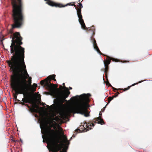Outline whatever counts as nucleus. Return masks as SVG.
Here are the masks:
<instances>
[{"instance_id":"f257e3e1","label":"nucleus","mask_w":152,"mask_h":152,"mask_svg":"<svg viewBox=\"0 0 152 152\" xmlns=\"http://www.w3.org/2000/svg\"><path fill=\"white\" fill-rule=\"evenodd\" d=\"M22 39V38L20 35L19 37L14 36L12 37V42L10 47L11 53L12 54L13 56L10 60H7V62L14 74L11 77V82L13 77H16L19 78L20 82L23 80L27 84L26 79L29 76L24 62V48L20 46L23 44Z\"/></svg>"},{"instance_id":"f03ea898","label":"nucleus","mask_w":152,"mask_h":152,"mask_svg":"<svg viewBox=\"0 0 152 152\" xmlns=\"http://www.w3.org/2000/svg\"><path fill=\"white\" fill-rule=\"evenodd\" d=\"M58 118L55 114L53 113L50 118V122L51 128L47 129L44 124H43V127L46 133L45 140L48 143H50L54 145V150L55 152L60 151L61 148V145L58 144L60 141L57 140V142L56 140L58 134L56 131L57 124L56 121Z\"/></svg>"},{"instance_id":"7ed1b4c3","label":"nucleus","mask_w":152,"mask_h":152,"mask_svg":"<svg viewBox=\"0 0 152 152\" xmlns=\"http://www.w3.org/2000/svg\"><path fill=\"white\" fill-rule=\"evenodd\" d=\"M21 0H12V18L14 24L12 28L20 27L23 23V18L22 13Z\"/></svg>"},{"instance_id":"20e7f679","label":"nucleus","mask_w":152,"mask_h":152,"mask_svg":"<svg viewBox=\"0 0 152 152\" xmlns=\"http://www.w3.org/2000/svg\"><path fill=\"white\" fill-rule=\"evenodd\" d=\"M11 85L15 91L16 95H14V98L18 102L20 101L17 99V95L19 94H23L24 97L25 94L28 91V86L23 80L20 82L19 77H13L11 82Z\"/></svg>"},{"instance_id":"39448f33","label":"nucleus","mask_w":152,"mask_h":152,"mask_svg":"<svg viewBox=\"0 0 152 152\" xmlns=\"http://www.w3.org/2000/svg\"><path fill=\"white\" fill-rule=\"evenodd\" d=\"M64 88L67 89L66 92H58L54 90H52L50 92V95L55 98L57 101L58 105L62 104L64 102H67L65 99L70 94V92L68 90L65 85V83H63Z\"/></svg>"},{"instance_id":"423d86ee","label":"nucleus","mask_w":152,"mask_h":152,"mask_svg":"<svg viewBox=\"0 0 152 152\" xmlns=\"http://www.w3.org/2000/svg\"><path fill=\"white\" fill-rule=\"evenodd\" d=\"M90 106L87 103H83L80 105H77L75 109L77 111V113L84 115L86 117L89 116V112L87 108L89 107Z\"/></svg>"},{"instance_id":"0eeeda50","label":"nucleus","mask_w":152,"mask_h":152,"mask_svg":"<svg viewBox=\"0 0 152 152\" xmlns=\"http://www.w3.org/2000/svg\"><path fill=\"white\" fill-rule=\"evenodd\" d=\"M91 28H90L88 30L90 32L91 37H90V40L91 42L93 44V46L94 50L97 51V53L99 54L100 55H102V54L100 52L99 48H98L97 44L96 42L94 39H93L92 38V36L94 34V26H92L91 27Z\"/></svg>"},{"instance_id":"6e6552de","label":"nucleus","mask_w":152,"mask_h":152,"mask_svg":"<svg viewBox=\"0 0 152 152\" xmlns=\"http://www.w3.org/2000/svg\"><path fill=\"white\" fill-rule=\"evenodd\" d=\"M79 6L80 8V9L77 10H77V15L78 17V18L79 22L80 24L81 28L85 30H86L88 29V28H90V27L87 28L86 27V26L84 23L83 19H82V16L81 14V8L83 7V6L81 4H79Z\"/></svg>"},{"instance_id":"1a4fd4ad","label":"nucleus","mask_w":152,"mask_h":152,"mask_svg":"<svg viewBox=\"0 0 152 152\" xmlns=\"http://www.w3.org/2000/svg\"><path fill=\"white\" fill-rule=\"evenodd\" d=\"M91 96L90 94L88 93L87 94H83L80 95V96L77 95L75 96H73V98L75 97H79V100H80L82 102H88L89 99L88 97Z\"/></svg>"},{"instance_id":"9d476101","label":"nucleus","mask_w":152,"mask_h":152,"mask_svg":"<svg viewBox=\"0 0 152 152\" xmlns=\"http://www.w3.org/2000/svg\"><path fill=\"white\" fill-rule=\"evenodd\" d=\"M44 0L45 1H47V2L46 3V4H48L49 5L52 7L55 6L56 7H64L68 5H70L71 4V3H69L66 4L65 5H63L61 4H57L53 3V2H52L50 1V0Z\"/></svg>"},{"instance_id":"9b49d317","label":"nucleus","mask_w":152,"mask_h":152,"mask_svg":"<svg viewBox=\"0 0 152 152\" xmlns=\"http://www.w3.org/2000/svg\"><path fill=\"white\" fill-rule=\"evenodd\" d=\"M59 130H60V134L63 137L64 141V143H66V144H68V145H69V141L68 140L66 137L64 135V133L62 129L60 127H59Z\"/></svg>"},{"instance_id":"f8f14e48","label":"nucleus","mask_w":152,"mask_h":152,"mask_svg":"<svg viewBox=\"0 0 152 152\" xmlns=\"http://www.w3.org/2000/svg\"><path fill=\"white\" fill-rule=\"evenodd\" d=\"M112 60L114 61L118 62V59L112 57H110L109 56H107V58L106 59V63L107 65H108L111 62V60Z\"/></svg>"},{"instance_id":"ddd939ff","label":"nucleus","mask_w":152,"mask_h":152,"mask_svg":"<svg viewBox=\"0 0 152 152\" xmlns=\"http://www.w3.org/2000/svg\"><path fill=\"white\" fill-rule=\"evenodd\" d=\"M99 115L100 116L96 118V121H98L97 123L98 124H100L101 125L104 124V122L103 121V119L102 118V116L101 113H99Z\"/></svg>"},{"instance_id":"4468645a","label":"nucleus","mask_w":152,"mask_h":152,"mask_svg":"<svg viewBox=\"0 0 152 152\" xmlns=\"http://www.w3.org/2000/svg\"><path fill=\"white\" fill-rule=\"evenodd\" d=\"M56 75H51L48 77V78L50 79L54 80V81H56V79H55Z\"/></svg>"},{"instance_id":"2eb2a0df","label":"nucleus","mask_w":152,"mask_h":152,"mask_svg":"<svg viewBox=\"0 0 152 152\" xmlns=\"http://www.w3.org/2000/svg\"><path fill=\"white\" fill-rule=\"evenodd\" d=\"M21 101H23L24 103H27L29 102V100L27 98H23Z\"/></svg>"},{"instance_id":"dca6fc26","label":"nucleus","mask_w":152,"mask_h":152,"mask_svg":"<svg viewBox=\"0 0 152 152\" xmlns=\"http://www.w3.org/2000/svg\"><path fill=\"white\" fill-rule=\"evenodd\" d=\"M86 126L87 128H88L89 126L90 127H91L92 126L94 127V124L93 123H92L90 124H88L87 125H86Z\"/></svg>"},{"instance_id":"f3484780","label":"nucleus","mask_w":152,"mask_h":152,"mask_svg":"<svg viewBox=\"0 0 152 152\" xmlns=\"http://www.w3.org/2000/svg\"><path fill=\"white\" fill-rule=\"evenodd\" d=\"M108 102L107 103L108 104L110 102V101L112 100H113V97H111V96H110V97H108Z\"/></svg>"},{"instance_id":"a211bd4d","label":"nucleus","mask_w":152,"mask_h":152,"mask_svg":"<svg viewBox=\"0 0 152 152\" xmlns=\"http://www.w3.org/2000/svg\"><path fill=\"white\" fill-rule=\"evenodd\" d=\"M28 78L29 79V85L31 86V77H29Z\"/></svg>"},{"instance_id":"6ab92c4d","label":"nucleus","mask_w":152,"mask_h":152,"mask_svg":"<svg viewBox=\"0 0 152 152\" xmlns=\"http://www.w3.org/2000/svg\"><path fill=\"white\" fill-rule=\"evenodd\" d=\"M112 88L113 89V91H114L115 92V90L118 91L119 90H123V88H121H121H115L113 87H112Z\"/></svg>"},{"instance_id":"aec40b11","label":"nucleus","mask_w":152,"mask_h":152,"mask_svg":"<svg viewBox=\"0 0 152 152\" xmlns=\"http://www.w3.org/2000/svg\"><path fill=\"white\" fill-rule=\"evenodd\" d=\"M4 39H1V37H0V45H3V40H4Z\"/></svg>"},{"instance_id":"412c9836","label":"nucleus","mask_w":152,"mask_h":152,"mask_svg":"<svg viewBox=\"0 0 152 152\" xmlns=\"http://www.w3.org/2000/svg\"><path fill=\"white\" fill-rule=\"evenodd\" d=\"M143 81H139V82H138V83H141ZM138 84V83H134L133 84H132V85L131 86H133L134 85H135L136 84Z\"/></svg>"},{"instance_id":"4be33fe9","label":"nucleus","mask_w":152,"mask_h":152,"mask_svg":"<svg viewBox=\"0 0 152 152\" xmlns=\"http://www.w3.org/2000/svg\"><path fill=\"white\" fill-rule=\"evenodd\" d=\"M108 104V103H107L106 105V106L103 108V109H102V112H104V110H105V108L106 107V106Z\"/></svg>"},{"instance_id":"5701e85b","label":"nucleus","mask_w":152,"mask_h":152,"mask_svg":"<svg viewBox=\"0 0 152 152\" xmlns=\"http://www.w3.org/2000/svg\"><path fill=\"white\" fill-rule=\"evenodd\" d=\"M103 62H104L103 60ZM104 67H105V72L106 71H107V67H106L105 63L104 62Z\"/></svg>"},{"instance_id":"b1692460","label":"nucleus","mask_w":152,"mask_h":152,"mask_svg":"<svg viewBox=\"0 0 152 152\" xmlns=\"http://www.w3.org/2000/svg\"><path fill=\"white\" fill-rule=\"evenodd\" d=\"M20 104L22 105H26L25 104V103H24L23 102H20Z\"/></svg>"},{"instance_id":"393cba45","label":"nucleus","mask_w":152,"mask_h":152,"mask_svg":"<svg viewBox=\"0 0 152 152\" xmlns=\"http://www.w3.org/2000/svg\"><path fill=\"white\" fill-rule=\"evenodd\" d=\"M118 95H116L115 94V96H113L112 97H113V99H114V98H115L118 96Z\"/></svg>"},{"instance_id":"a878e982","label":"nucleus","mask_w":152,"mask_h":152,"mask_svg":"<svg viewBox=\"0 0 152 152\" xmlns=\"http://www.w3.org/2000/svg\"><path fill=\"white\" fill-rule=\"evenodd\" d=\"M33 85H34V86L35 87H36L37 86V85L36 84L34 83V84H33Z\"/></svg>"},{"instance_id":"bb28decb","label":"nucleus","mask_w":152,"mask_h":152,"mask_svg":"<svg viewBox=\"0 0 152 152\" xmlns=\"http://www.w3.org/2000/svg\"><path fill=\"white\" fill-rule=\"evenodd\" d=\"M40 129H41V132L42 133V126L41 125H40Z\"/></svg>"},{"instance_id":"cd10ccee","label":"nucleus","mask_w":152,"mask_h":152,"mask_svg":"<svg viewBox=\"0 0 152 152\" xmlns=\"http://www.w3.org/2000/svg\"><path fill=\"white\" fill-rule=\"evenodd\" d=\"M12 141L14 142H18L19 141L18 140H13Z\"/></svg>"},{"instance_id":"c85d7f7f","label":"nucleus","mask_w":152,"mask_h":152,"mask_svg":"<svg viewBox=\"0 0 152 152\" xmlns=\"http://www.w3.org/2000/svg\"><path fill=\"white\" fill-rule=\"evenodd\" d=\"M123 90H124V89H123ZM124 91H126L128 89L127 88H125L124 89Z\"/></svg>"},{"instance_id":"c756f323","label":"nucleus","mask_w":152,"mask_h":152,"mask_svg":"<svg viewBox=\"0 0 152 152\" xmlns=\"http://www.w3.org/2000/svg\"><path fill=\"white\" fill-rule=\"evenodd\" d=\"M20 140L22 143H23V140L21 138H20Z\"/></svg>"},{"instance_id":"7c9ffc66","label":"nucleus","mask_w":152,"mask_h":152,"mask_svg":"<svg viewBox=\"0 0 152 152\" xmlns=\"http://www.w3.org/2000/svg\"><path fill=\"white\" fill-rule=\"evenodd\" d=\"M67 149H66V150H65L64 149H63V151L62 152L61 151V152H64V151H66Z\"/></svg>"},{"instance_id":"2f4dec72","label":"nucleus","mask_w":152,"mask_h":152,"mask_svg":"<svg viewBox=\"0 0 152 152\" xmlns=\"http://www.w3.org/2000/svg\"><path fill=\"white\" fill-rule=\"evenodd\" d=\"M131 87V86H128V88H127L128 89V90H129V88H130V87Z\"/></svg>"},{"instance_id":"473e14b6","label":"nucleus","mask_w":152,"mask_h":152,"mask_svg":"<svg viewBox=\"0 0 152 152\" xmlns=\"http://www.w3.org/2000/svg\"><path fill=\"white\" fill-rule=\"evenodd\" d=\"M117 95H118V94H120V93H119V92H117Z\"/></svg>"},{"instance_id":"72a5a7b5","label":"nucleus","mask_w":152,"mask_h":152,"mask_svg":"<svg viewBox=\"0 0 152 152\" xmlns=\"http://www.w3.org/2000/svg\"><path fill=\"white\" fill-rule=\"evenodd\" d=\"M69 88L70 89H72V88L71 87H69Z\"/></svg>"},{"instance_id":"f704fd0d","label":"nucleus","mask_w":152,"mask_h":152,"mask_svg":"<svg viewBox=\"0 0 152 152\" xmlns=\"http://www.w3.org/2000/svg\"><path fill=\"white\" fill-rule=\"evenodd\" d=\"M61 145H62L63 146H64L65 145V144H64L62 143V144H61Z\"/></svg>"},{"instance_id":"c9c22d12","label":"nucleus","mask_w":152,"mask_h":152,"mask_svg":"<svg viewBox=\"0 0 152 152\" xmlns=\"http://www.w3.org/2000/svg\"><path fill=\"white\" fill-rule=\"evenodd\" d=\"M72 137H75V136L74 135H73L72 136Z\"/></svg>"},{"instance_id":"e433bc0d","label":"nucleus","mask_w":152,"mask_h":152,"mask_svg":"<svg viewBox=\"0 0 152 152\" xmlns=\"http://www.w3.org/2000/svg\"><path fill=\"white\" fill-rule=\"evenodd\" d=\"M66 149H68V146H66Z\"/></svg>"},{"instance_id":"4c0bfd02","label":"nucleus","mask_w":152,"mask_h":152,"mask_svg":"<svg viewBox=\"0 0 152 152\" xmlns=\"http://www.w3.org/2000/svg\"><path fill=\"white\" fill-rule=\"evenodd\" d=\"M72 137H71L70 138V140H72Z\"/></svg>"},{"instance_id":"58836bf2","label":"nucleus","mask_w":152,"mask_h":152,"mask_svg":"<svg viewBox=\"0 0 152 152\" xmlns=\"http://www.w3.org/2000/svg\"><path fill=\"white\" fill-rule=\"evenodd\" d=\"M92 129V128H90V129Z\"/></svg>"},{"instance_id":"ea45409f","label":"nucleus","mask_w":152,"mask_h":152,"mask_svg":"<svg viewBox=\"0 0 152 152\" xmlns=\"http://www.w3.org/2000/svg\"><path fill=\"white\" fill-rule=\"evenodd\" d=\"M64 152H66V151H64Z\"/></svg>"},{"instance_id":"a19ab883","label":"nucleus","mask_w":152,"mask_h":152,"mask_svg":"<svg viewBox=\"0 0 152 152\" xmlns=\"http://www.w3.org/2000/svg\"><path fill=\"white\" fill-rule=\"evenodd\" d=\"M64 152H66V151H64Z\"/></svg>"},{"instance_id":"79ce46f5","label":"nucleus","mask_w":152,"mask_h":152,"mask_svg":"<svg viewBox=\"0 0 152 152\" xmlns=\"http://www.w3.org/2000/svg\"><path fill=\"white\" fill-rule=\"evenodd\" d=\"M108 83L109 84V85H110V84L109 83Z\"/></svg>"},{"instance_id":"37998d69","label":"nucleus","mask_w":152,"mask_h":152,"mask_svg":"<svg viewBox=\"0 0 152 152\" xmlns=\"http://www.w3.org/2000/svg\"><path fill=\"white\" fill-rule=\"evenodd\" d=\"M42 138H43V136L42 135Z\"/></svg>"},{"instance_id":"c03bdc74","label":"nucleus","mask_w":152,"mask_h":152,"mask_svg":"<svg viewBox=\"0 0 152 152\" xmlns=\"http://www.w3.org/2000/svg\"><path fill=\"white\" fill-rule=\"evenodd\" d=\"M35 111H37V110H35Z\"/></svg>"},{"instance_id":"a18cd8bd","label":"nucleus","mask_w":152,"mask_h":152,"mask_svg":"<svg viewBox=\"0 0 152 152\" xmlns=\"http://www.w3.org/2000/svg\"><path fill=\"white\" fill-rule=\"evenodd\" d=\"M80 0H79V2H80Z\"/></svg>"},{"instance_id":"49530a36","label":"nucleus","mask_w":152,"mask_h":152,"mask_svg":"<svg viewBox=\"0 0 152 152\" xmlns=\"http://www.w3.org/2000/svg\"><path fill=\"white\" fill-rule=\"evenodd\" d=\"M60 87H62V86H60Z\"/></svg>"},{"instance_id":"de8ad7c7","label":"nucleus","mask_w":152,"mask_h":152,"mask_svg":"<svg viewBox=\"0 0 152 152\" xmlns=\"http://www.w3.org/2000/svg\"><path fill=\"white\" fill-rule=\"evenodd\" d=\"M87 130H86V131H85V132H87Z\"/></svg>"},{"instance_id":"09e8293b","label":"nucleus","mask_w":152,"mask_h":152,"mask_svg":"<svg viewBox=\"0 0 152 152\" xmlns=\"http://www.w3.org/2000/svg\"><path fill=\"white\" fill-rule=\"evenodd\" d=\"M103 80H104V78H103Z\"/></svg>"}]
</instances>
